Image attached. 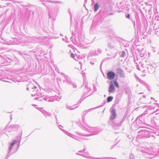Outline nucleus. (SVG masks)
I'll return each mask as SVG.
<instances>
[{
	"mask_svg": "<svg viewBox=\"0 0 159 159\" xmlns=\"http://www.w3.org/2000/svg\"><path fill=\"white\" fill-rule=\"evenodd\" d=\"M113 99V98L112 97L110 96L107 99V102H109L111 101Z\"/></svg>",
	"mask_w": 159,
	"mask_h": 159,
	"instance_id": "5",
	"label": "nucleus"
},
{
	"mask_svg": "<svg viewBox=\"0 0 159 159\" xmlns=\"http://www.w3.org/2000/svg\"><path fill=\"white\" fill-rule=\"evenodd\" d=\"M122 53L123 54V56H122V57H123L125 55V53L124 52H122Z\"/></svg>",
	"mask_w": 159,
	"mask_h": 159,
	"instance_id": "11",
	"label": "nucleus"
},
{
	"mask_svg": "<svg viewBox=\"0 0 159 159\" xmlns=\"http://www.w3.org/2000/svg\"><path fill=\"white\" fill-rule=\"evenodd\" d=\"M16 143V141L15 140H14L13 141V142L11 143V146L9 148L10 150H11L12 149L13 146Z\"/></svg>",
	"mask_w": 159,
	"mask_h": 159,
	"instance_id": "4",
	"label": "nucleus"
},
{
	"mask_svg": "<svg viewBox=\"0 0 159 159\" xmlns=\"http://www.w3.org/2000/svg\"><path fill=\"white\" fill-rule=\"evenodd\" d=\"M33 91L34 92V93H31V94L32 96H34L36 95V89H35V90H34Z\"/></svg>",
	"mask_w": 159,
	"mask_h": 159,
	"instance_id": "8",
	"label": "nucleus"
},
{
	"mask_svg": "<svg viewBox=\"0 0 159 159\" xmlns=\"http://www.w3.org/2000/svg\"><path fill=\"white\" fill-rule=\"evenodd\" d=\"M126 17H127V18H129H129H130V15H129V14H128L127 15V16H126Z\"/></svg>",
	"mask_w": 159,
	"mask_h": 159,
	"instance_id": "10",
	"label": "nucleus"
},
{
	"mask_svg": "<svg viewBox=\"0 0 159 159\" xmlns=\"http://www.w3.org/2000/svg\"><path fill=\"white\" fill-rule=\"evenodd\" d=\"M114 87L113 84H111L109 89V92L112 93L114 91Z\"/></svg>",
	"mask_w": 159,
	"mask_h": 159,
	"instance_id": "2",
	"label": "nucleus"
},
{
	"mask_svg": "<svg viewBox=\"0 0 159 159\" xmlns=\"http://www.w3.org/2000/svg\"><path fill=\"white\" fill-rule=\"evenodd\" d=\"M114 84H115V86L116 87H117V88H118L119 87L118 84V83L116 81H115L114 82Z\"/></svg>",
	"mask_w": 159,
	"mask_h": 159,
	"instance_id": "7",
	"label": "nucleus"
},
{
	"mask_svg": "<svg viewBox=\"0 0 159 159\" xmlns=\"http://www.w3.org/2000/svg\"><path fill=\"white\" fill-rule=\"evenodd\" d=\"M71 57L72 58H74L75 57V55L74 53H71Z\"/></svg>",
	"mask_w": 159,
	"mask_h": 159,
	"instance_id": "9",
	"label": "nucleus"
},
{
	"mask_svg": "<svg viewBox=\"0 0 159 159\" xmlns=\"http://www.w3.org/2000/svg\"><path fill=\"white\" fill-rule=\"evenodd\" d=\"M99 6H98V3H96L95 4V5L94 7V11H97V10L99 8Z\"/></svg>",
	"mask_w": 159,
	"mask_h": 159,
	"instance_id": "3",
	"label": "nucleus"
},
{
	"mask_svg": "<svg viewBox=\"0 0 159 159\" xmlns=\"http://www.w3.org/2000/svg\"><path fill=\"white\" fill-rule=\"evenodd\" d=\"M115 76V73L113 72H109L107 74V78L109 80L113 79Z\"/></svg>",
	"mask_w": 159,
	"mask_h": 159,
	"instance_id": "1",
	"label": "nucleus"
},
{
	"mask_svg": "<svg viewBox=\"0 0 159 159\" xmlns=\"http://www.w3.org/2000/svg\"><path fill=\"white\" fill-rule=\"evenodd\" d=\"M112 113L113 116H114V118H115L116 115L115 111L114 110H112Z\"/></svg>",
	"mask_w": 159,
	"mask_h": 159,
	"instance_id": "6",
	"label": "nucleus"
}]
</instances>
